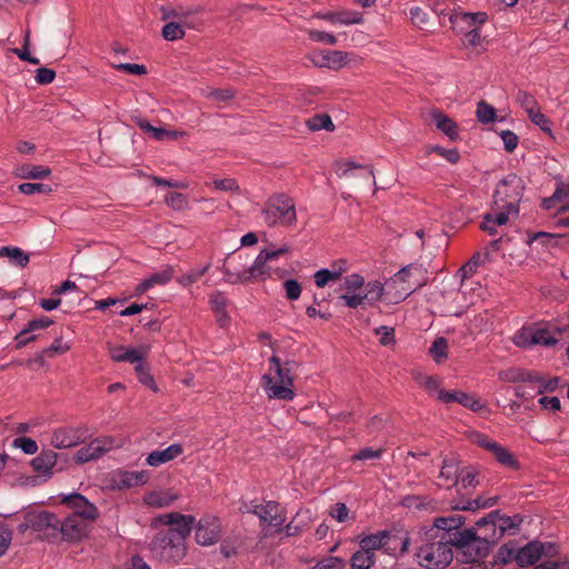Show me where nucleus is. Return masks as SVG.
<instances>
[{
  "instance_id": "5701e85b",
  "label": "nucleus",
  "mask_w": 569,
  "mask_h": 569,
  "mask_svg": "<svg viewBox=\"0 0 569 569\" xmlns=\"http://www.w3.org/2000/svg\"><path fill=\"white\" fill-rule=\"evenodd\" d=\"M52 323L53 321L46 316H41L38 319L29 321L28 326L16 336L17 347L22 348L27 346L29 342L36 340L37 336L33 335V332L37 330L44 329Z\"/></svg>"
},
{
  "instance_id": "20e7f679",
  "label": "nucleus",
  "mask_w": 569,
  "mask_h": 569,
  "mask_svg": "<svg viewBox=\"0 0 569 569\" xmlns=\"http://www.w3.org/2000/svg\"><path fill=\"white\" fill-rule=\"evenodd\" d=\"M262 217L269 227L291 226L297 220L295 201L283 193L271 196L263 206Z\"/></svg>"
},
{
  "instance_id": "f3484780",
  "label": "nucleus",
  "mask_w": 569,
  "mask_h": 569,
  "mask_svg": "<svg viewBox=\"0 0 569 569\" xmlns=\"http://www.w3.org/2000/svg\"><path fill=\"white\" fill-rule=\"evenodd\" d=\"M260 525H268L274 528V532L282 531V526L286 521V512L277 501H266L258 516Z\"/></svg>"
},
{
  "instance_id": "5fc2aeb1",
  "label": "nucleus",
  "mask_w": 569,
  "mask_h": 569,
  "mask_svg": "<svg viewBox=\"0 0 569 569\" xmlns=\"http://www.w3.org/2000/svg\"><path fill=\"white\" fill-rule=\"evenodd\" d=\"M495 503H496V498H489V499H486V500H483L481 498H478V499H475V500H469V501H467L462 506H457L456 509L477 510V509H480V508L491 507Z\"/></svg>"
},
{
  "instance_id": "9b49d317",
  "label": "nucleus",
  "mask_w": 569,
  "mask_h": 569,
  "mask_svg": "<svg viewBox=\"0 0 569 569\" xmlns=\"http://www.w3.org/2000/svg\"><path fill=\"white\" fill-rule=\"evenodd\" d=\"M196 528V541L201 546H212L221 538V521L213 515L202 516Z\"/></svg>"
},
{
  "instance_id": "9d476101",
  "label": "nucleus",
  "mask_w": 569,
  "mask_h": 569,
  "mask_svg": "<svg viewBox=\"0 0 569 569\" xmlns=\"http://www.w3.org/2000/svg\"><path fill=\"white\" fill-rule=\"evenodd\" d=\"M287 252L288 247L286 246L274 250H261L260 253L257 256L253 264L243 272H241L240 274H238V280L242 282H248L264 276L269 271L267 262L276 260L279 257L286 254Z\"/></svg>"
},
{
  "instance_id": "37998d69",
  "label": "nucleus",
  "mask_w": 569,
  "mask_h": 569,
  "mask_svg": "<svg viewBox=\"0 0 569 569\" xmlns=\"http://www.w3.org/2000/svg\"><path fill=\"white\" fill-rule=\"evenodd\" d=\"M149 475L147 471H128L122 477V483L127 487H134L147 483Z\"/></svg>"
},
{
  "instance_id": "f03ea898",
  "label": "nucleus",
  "mask_w": 569,
  "mask_h": 569,
  "mask_svg": "<svg viewBox=\"0 0 569 569\" xmlns=\"http://www.w3.org/2000/svg\"><path fill=\"white\" fill-rule=\"evenodd\" d=\"M269 370L273 371L276 377L270 373L262 376V388L270 399L290 401L295 398L293 380L297 376L299 365L296 361H286L281 363L277 356L269 359Z\"/></svg>"
},
{
  "instance_id": "6e6552de",
  "label": "nucleus",
  "mask_w": 569,
  "mask_h": 569,
  "mask_svg": "<svg viewBox=\"0 0 569 569\" xmlns=\"http://www.w3.org/2000/svg\"><path fill=\"white\" fill-rule=\"evenodd\" d=\"M60 519L52 512H29L26 516V527L32 529L43 539H58Z\"/></svg>"
},
{
  "instance_id": "393cba45",
  "label": "nucleus",
  "mask_w": 569,
  "mask_h": 569,
  "mask_svg": "<svg viewBox=\"0 0 569 569\" xmlns=\"http://www.w3.org/2000/svg\"><path fill=\"white\" fill-rule=\"evenodd\" d=\"M182 452H183V448L180 443H172L169 447H167L166 449H161V450L158 449V450L151 451L147 456L146 462L148 466L159 467L163 463L174 460L180 455H182Z\"/></svg>"
},
{
  "instance_id": "39448f33",
  "label": "nucleus",
  "mask_w": 569,
  "mask_h": 569,
  "mask_svg": "<svg viewBox=\"0 0 569 569\" xmlns=\"http://www.w3.org/2000/svg\"><path fill=\"white\" fill-rule=\"evenodd\" d=\"M523 190L522 179L515 173L508 174L495 190L493 198L497 209H508L515 217L518 216Z\"/></svg>"
},
{
  "instance_id": "423d86ee",
  "label": "nucleus",
  "mask_w": 569,
  "mask_h": 569,
  "mask_svg": "<svg viewBox=\"0 0 569 569\" xmlns=\"http://www.w3.org/2000/svg\"><path fill=\"white\" fill-rule=\"evenodd\" d=\"M170 531H159L151 541L150 549L154 558L164 562H178L186 555L184 542L171 537Z\"/></svg>"
},
{
  "instance_id": "09e8293b",
  "label": "nucleus",
  "mask_w": 569,
  "mask_h": 569,
  "mask_svg": "<svg viewBox=\"0 0 569 569\" xmlns=\"http://www.w3.org/2000/svg\"><path fill=\"white\" fill-rule=\"evenodd\" d=\"M516 99H517V102L526 111L527 114L532 113V111H535L536 109L539 108L536 99L526 91H519L517 93Z\"/></svg>"
},
{
  "instance_id": "c03bdc74",
  "label": "nucleus",
  "mask_w": 569,
  "mask_h": 569,
  "mask_svg": "<svg viewBox=\"0 0 569 569\" xmlns=\"http://www.w3.org/2000/svg\"><path fill=\"white\" fill-rule=\"evenodd\" d=\"M478 473L471 467L461 468L459 473V483L462 489L473 488L478 485Z\"/></svg>"
},
{
  "instance_id": "4be33fe9",
  "label": "nucleus",
  "mask_w": 569,
  "mask_h": 569,
  "mask_svg": "<svg viewBox=\"0 0 569 569\" xmlns=\"http://www.w3.org/2000/svg\"><path fill=\"white\" fill-rule=\"evenodd\" d=\"M319 19L326 20L332 24H360L362 23V14L352 10L328 11L317 13Z\"/></svg>"
},
{
  "instance_id": "680f3d73",
  "label": "nucleus",
  "mask_w": 569,
  "mask_h": 569,
  "mask_svg": "<svg viewBox=\"0 0 569 569\" xmlns=\"http://www.w3.org/2000/svg\"><path fill=\"white\" fill-rule=\"evenodd\" d=\"M206 97L214 102H226L233 98V91L231 89H211L208 91Z\"/></svg>"
},
{
  "instance_id": "bb28decb",
  "label": "nucleus",
  "mask_w": 569,
  "mask_h": 569,
  "mask_svg": "<svg viewBox=\"0 0 569 569\" xmlns=\"http://www.w3.org/2000/svg\"><path fill=\"white\" fill-rule=\"evenodd\" d=\"M543 553V546L538 541H531L522 548L517 547V563L528 567L538 561Z\"/></svg>"
},
{
  "instance_id": "ea45409f",
  "label": "nucleus",
  "mask_w": 569,
  "mask_h": 569,
  "mask_svg": "<svg viewBox=\"0 0 569 569\" xmlns=\"http://www.w3.org/2000/svg\"><path fill=\"white\" fill-rule=\"evenodd\" d=\"M496 558L501 563L517 562V545L511 541L505 543L499 548Z\"/></svg>"
},
{
  "instance_id": "0e129e2a",
  "label": "nucleus",
  "mask_w": 569,
  "mask_h": 569,
  "mask_svg": "<svg viewBox=\"0 0 569 569\" xmlns=\"http://www.w3.org/2000/svg\"><path fill=\"white\" fill-rule=\"evenodd\" d=\"M12 531L4 523H0V557L6 553L11 541H12Z\"/></svg>"
},
{
  "instance_id": "6e6d98bb",
  "label": "nucleus",
  "mask_w": 569,
  "mask_h": 569,
  "mask_svg": "<svg viewBox=\"0 0 569 569\" xmlns=\"http://www.w3.org/2000/svg\"><path fill=\"white\" fill-rule=\"evenodd\" d=\"M283 288L286 290V297L288 300L295 301L299 299L301 295V284L295 279H288L283 282Z\"/></svg>"
},
{
  "instance_id": "a19ab883",
  "label": "nucleus",
  "mask_w": 569,
  "mask_h": 569,
  "mask_svg": "<svg viewBox=\"0 0 569 569\" xmlns=\"http://www.w3.org/2000/svg\"><path fill=\"white\" fill-rule=\"evenodd\" d=\"M143 501L149 507L163 508L171 503V499L163 492L151 491L143 497Z\"/></svg>"
},
{
  "instance_id": "4468645a",
  "label": "nucleus",
  "mask_w": 569,
  "mask_h": 569,
  "mask_svg": "<svg viewBox=\"0 0 569 569\" xmlns=\"http://www.w3.org/2000/svg\"><path fill=\"white\" fill-rule=\"evenodd\" d=\"M61 501L71 509L70 516H78L87 522L93 521L98 517L96 506L80 493L66 496Z\"/></svg>"
},
{
  "instance_id": "de8ad7c7",
  "label": "nucleus",
  "mask_w": 569,
  "mask_h": 569,
  "mask_svg": "<svg viewBox=\"0 0 569 569\" xmlns=\"http://www.w3.org/2000/svg\"><path fill=\"white\" fill-rule=\"evenodd\" d=\"M496 109L487 103L486 101H480L477 107V118L482 123H489L495 120Z\"/></svg>"
},
{
  "instance_id": "f8f14e48",
  "label": "nucleus",
  "mask_w": 569,
  "mask_h": 569,
  "mask_svg": "<svg viewBox=\"0 0 569 569\" xmlns=\"http://www.w3.org/2000/svg\"><path fill=\"white\" fill-rule=\"evenodd\" d=\"M161 523L169 526L170 528L163 529L162 531H170L173 533L171 537L180 538L181 542L189 536L192 528L196 525V518L189 515H182L180 512H170L159 517Z\"/></svg>"
},
{
  "instance_id": "58836bf2",
  "label": "nucleus",
  "mask_w": 569,
  "mask_h": 569,
  "mask_svg": "<svg viewBox=\"0 0 569 569\" xmlns=\"http://www.w3.org/2000/svg\"><path fill=\"white\" fill-rule=\"evenodd\" d=\"M447 349H448V342L446 340V338L443 337H438L435 339V341L432 342L430 349H429V352L432 357V359L437 362V363H441L443 362L448 355H447Z\"/></svg>"
},
{
  "instance_id": "0eeeda50",
  "label": "nucleus",
  "mask_w": 569,
  "mask_h": 569,
  "mask_svg": "<svg viewBox=\"0 0 569 569\" xmlns=\"http://www.w3.org/2000/svg\"><path fill=\"white\" fill-rule=\"evenodd\" d=\"M520 522L521 520L518 518L500 516L497 511H492L487 517L478 520L476 526L479 530L483 529L486 532V539L491 540L492 543H495L506 532L515 533Z\"/></svg>"
},
{
  "instance_id": "c85d7f7f",
  "label": "nucleus",
  "mask_w": 569,
  "mask_h": 569,
  "mask_svg": "<svg viewBox=\"0 0 569 569\" xmlns=\"http://www.w3.org/2000/svg\"><path fill=\"white\" fill-rule=\"evenodd\" d=\"M421 273V270L419 267H416V266H407L405 268H402L401 270H399L392 278V282L393 283H406L408 282V287L407 288H403L405 293H401L399 296V299H405L409 293L413 292L417 288H420L423 283L422 282H416V283H410L409 282V279L411 278V276L413 273Z\"/></svg>"
},
{
  "instance_id": "e433bc0d",
  "label": "nucleus",
  "mask_w": 569,
  "mask_h": 569,
  "mask_svg": "<svg viewBox=\"0 0 569 569\" xmlns=\"http://www.w3.org/2000/svg\"><path fill=\"white\" fill-rule=\"evenodd\" d=\"M375 562V553L360 548L351 557V569H369Z\"/></svg>"
},
{
  "instance_id": "412c9836",
  "label": "nucleus",
  "mask_w": 569,
  "mask_h": 569,
  "mask_svg": "<svg viewBox=\"0 0 569 569\" xmlns=\"http://www.w3.org/2000/svg\"><path fill=\"white\" fill-rule=\"evenodd\" d=\"M459 460L453 457H446L442 460L439 479L441 480V486L445 488H451L459 483V473H460Z\"/></svg>"
},
{
  "instance_id": "338daca9",
  "label": "nucleus",
  "mask_w": 569,
  "mask_h": 569,
  "mask_svg": "<svg viewBox=\"0 0 569 569\" xmlns=\"http://www.w3.org/2000/svg\"><path fill=\"white\" fill-rule=\"evenodd\" d=\"M210 306L216 315H219L226 309L227 299L222 292L217 291L210 297Z\"/></svg>"
},
{
  "instance_id": "8fccbe9b",
  "label": "nucleus",
  "mask_w": 569,
  "mask_h": 569,
  "mask_svg": "<svg viewBox=\"0 0 569 569\" xmlns=\"http://www.w3.org/2000/svg\"><path fill=\"white\" fill-rule=\"evenodd\" d=\"M18 189L24 194L48 193L51 191V187L49 184L38 182H24L19 184Z\"/></svg>"
},
{
  "instance_id": "72a5a7b5",
  "label": "nucleus",
  "mask_w": 569,
  "mask_h": 569,
  "mask_svg": "<svg viewBox=\"0 0 569 569\" xmlns=\"http://www.w3.org/2000/svg\"><path fill=\"white\" fill-rule=\"evenodd\" d=\"M171 278H172L171 269H166V270L156 272V273L151 274L149 278H147L146 280H143L139 284L138 289H139V291L144 292L148 289L154 287L156 284H166L167 282H169L171 280Z\"/></svg>"
},
{
  "instance_id": "1a4fd4ad",
  "label": "nucleus",
  "mask_w": 569,
  "mask_h": 569,
  "mask_svg": "<svg viewBox=\"0 0 569 569\" xmlns=\"http://www.w3.org/2000/svg\"><path fill=\"white\" fill-rule=\"evenodd\" d=\"M87 430L82 426H62L50 431V445L56 449H67L82 443Z\"/></svg>"
},
{
  "instance_id": "c9c22d12",
  "label": "nucleus",
  "mask_w": 569,
  "mask_h": 569,
  "mask_svg": "<svg viewBox=\"0 0 569 569\" xmlns=\"http://www.w3.org/2000/svg\"><path fill=\"white\" fill-rule=\"evenodd\" d=\"M308 128L311 131H318L321 129H325L327 131H333L335 124L331 120V118L326 113H318L312 116L306 121Z\"/></svg>"
},
{
  "instance_id": "2eb2a0df",
  "label": "nucleus",
  "mask_w": 569,
  "mask_h": 569,
  "mask_svg": "<svg viewBox=\"0 0 569 569\" xmlns=\"http://www.w3.org/2000/svg\"><path fill=\"white\" fill-rule=\"evenodd\" d=\"M88 523L89 522L78 516L69 515L63 521L60 520L58 538L66 541H79L86 536Z\"/></svg>"
},
{
  "instance_id": "4d7b16f0",
  "label": "nucleus",
  "mask_w": 569,
  "mask_h": 569,
  "mask_svg": "<svg viewBox=\"0 0 569 569\" xmlns=\"http://www.w3.org/2000/svg\"><path fill=\"white\" fill-rule=\"evenodd\" d=\"M458 403L462 405L466 408H469L473 411H480L485 406L481 401L476 398L473 395L460 392Z\"/></svg>"
},
{
  "instance_id": "e2e57ef3",
  "label": "nucleus",
  "mask_w": 569,
  "mask_h": 569,
  "mask_svg": "<svg viewBox=\"0 0 569 569\" xmlns=\"http://www.w3.org/2000/svg\"><path fill=\"white\" fill-rule=\"evenodd\" d=\"M299 517L300 512H298L288 525L282 526V531H286L287 537L298 536L303 531L305 523L299 521Z\"/></svg>"
},
{
  "instance_id": "cd10ccee",
  "label": "nucleus",
  "mask_w": 569,
  "mask_h": 569,
  "mask_svg": "<svg viewBox=\"0 0 569 569\" xmlns=\"http://www.w3.org/2000/svg\"><path fill=\"white\" fill-rule=\"evenodd\" d=\"M560 331L555 326L548 327H533V336L531 337V343L533 346L552 347L558 343Z\"/></svg>"
},
{
  "instance_id": "6ab92c4d",
  "label": "nucleus",
  "mask_w": 569,
  "mask_h": 569,
  "mask_svg": "<svg viewBox=\"0 0 569 569\" xmlns=\"http://www.w3.org/2000/svg\"><path fill=\"white\" fill-rule=\"evenodd\" d=\"M335 168L339 178H355L359 176L376 184L373 169L370 166H361L353 161H337Z\"/></svg>"
},
{
  "instance_id": "13d9d810",
  "label": "nucleus",
  "mask_w": 569,
  "mask_h": 569,
  "mask_svg": "<svg viewBox=\"0 0 569 569\" xmlns=\"http://www.w3.org/2000/svg\"><path fill=\"white\" fill-rule=\"evenodd\" d=\"M488 254H481L477 252L471 257V259L461 268V271L463 273V277L470 276L475 273L478 269V267L483 262L485 258Z\"/></svg>"
},
{
  "instance_id": "774afa93",
  "label": "nucleus",
  "mask_w": 569,
  "mask_h": 569,
  "mask_svg": "<svg viewBox=\"0 0 569 569\" xmlns=\"http://www.w3.org/2000/svg\"><path fill=\"white\" fill-rule=\"evenodd\" d=\"M342 566V559L338 557H327L318 561L311 569H339Z\"/></svg>"
},
{
  "instance_id": "7ed1b4c3",
  "label": "nucleus",
  "mask_w": 569,
  "mask_h": 569,
  "mask_svg": "<svg viewBox=\"0 0 569 569\" xmlns=\"http://www.w3.org/2000/svg\"><path fill=\"white\" fill-rule=\"evenodd\" d=\"M490 545H492V541L486 539V532L478 537L471 529H457L455 557L463 563L480 561L488 555Z\"/></svg>"
},
{
  "instance_id": "f704fd0d",
  "label": "nucleus",
  "mask_w": 569,
  "mask_h": 569,
  "mask_svg": "<svg viewBox=\"0 0 569 569\" xmlns=\"http://www.w3.org/2000/svg\"><path fill=\"white\" fill-rule=\"evenodd\" d=\"M0 257H7L18 267H26L29 263V256L18 247H2Z\"/></svg>"
},
{
  "instance_id": "864d4df0",
  "label": "nucleus",
  "mask_w": 569,
  "mask_h": 569,
  "mask_svg": "<svg viewBox=\"0 0 569 569\" xmlns=\"http://www.w3.org/2000/svg\"><path fill=\"white\" fill-rule=\"evenodd\" d=\"M12 445L16 448H20L27 455H34L38 451V445L31 438H17L13 440Z\"/></svg>"
},
{
  "instance_id": "a211bd4d",
  "label": "nucleus",
  "mask_w": 569,
  "mask_h": 569,
  "mask_svg": "<svg viewBox=\"0 0 569 569\" xmlns=\"http://www.w3.org/2000/svg\"><path fill=\"white\" fill-rule=\"evenodd\" d=\"M113 447V440L111 438H97L89 445L79 449L74 456V460L78 463H84L90 460L97 459L104 452L109 451Z\"/></svg>"
},
{
  "instance_id": "052dcab7",
  "label": "nucleus",
  "mask_w": 569,
  "mask_h": 569,
  "mask_svg": "<svg viewBox=\"0 0 569 569\" xmlns=\"http://www.w3.org/2000/svg\"><path fill=\"white\" fill-rule=\"evenodd\" d=\"M409 17L410 21L417 27L426 24L429 20V14L422 8L417 6L409 9Z\"/></svg>"
},
{
  "instance_id": "69168bd1",
  "label": "nucleus",
  "mask_w": 569,
  "mask_h": 569,
  "mask_svg": "<svg viewBox=\"0 0 569 569\" xmlns=\"http://www.w3.org/2000/svg\"><path fill=\"white\" fill-rule=\"evenodd\" d=\"M164 201L168 206L177 210L183 209L187 203L183 194L179 192H168L164 197Z\"/></svg>"
},
{
  "instance_id": "49530a36",
  "label": "nucleus",
  "mask_w": 569,
  "mask_h": 569,
  "mask_svg": "<svg viewBox=\"0 0 569 569\" xmlns=\"http://www.w3.org/2000/svg\"><path fill=\"white\" fill-rule=\"evenodd\" d=\"M533 336V327H523L518 330L513 336V342L516 346L520 348H530L533 346L531 343V337Z\"/></svg>"
},
{
  "instance_id": "f257e3e1",
  "label": "nucleus",
  "mask_w": 569,
  "mask_h": 569,
  "mask_svg": "<svg viewBox=\"0 0 569 569\" xmlns=\"http://www.w3.org/2000/svg\"><path fill=\"white\" fill-rule=\"evenodd\" d=\"M465 523L460 515L438 517L433 525L425 531L422 545L416 553L418 562L427 569H443L455 558V540L457 529Z\"/></svg>"
},
{
  "instance_id": "bf43d9fd",
  "label": "nucleus",
  "mask_w": 569,
  "mask_h": 569,
  "mask_svg": "<svg viewBox=\"0 0 569 569\" xmlns=\"http://www.w3.org/2000/svg\"><path fill=\"white\" fill-rule=\"evenodd\" d=\"M308 36L312 41H316V42H323V43L331 44V46L337 43L336 36L332 33L325 32V31L310 29V30H308Z\"/></svg>"
},
{
  "instance_id": "79ce46f5",
  "label": "nucleus",
  "mask_w": 569,
  "mask_h": 569,
  "mask_svg": "<svg viewBox=\"0 0 569 569\" xmlns=\"http://www.w3.org/2000/svg\"><path fill=\"white\" fill-rule=\"evenodd\" d=\"M139 128L144 131L146 133H149L156 140H163L166 137H174L176 133L172 131H168L163 128H157L150 124L146 120H140L138 122Z\"/></svg>"
},
{
  "instance_id": "473e14b6",
  "label": "nucleus",
  "mask_w": 569,
  "mask_h": 569,
  "mask_svg": "<svg viewBox=\"0 0 569 569\" xmlns=\"http://www.w3.org/2000/svg\"><path fill=\"white\" fill-rule=\"evenodd\" d=\"M490 453L500 465L510 469L519 468V462L516 457L507 448L502 447L498 442H496V445H491Z\"/></svg>"
},
{
  "instance_id": "dca6fc26",
  "label": "nucleus",
  "mask_w": 569,
  "mask_h": 569,
  "mask_svg": "<svg viewBox=\"0 0 569 569\" xmlns=\"http://www.w3.org/2000/svg\"><path fill=\"white\" fill-rule=\"evenodd\" d=\"M58 453L51 449L42 450L36 458L31 460V467L38 477L48 480L61 468H57Z\"/></svg>"
},
{
  "instance_id": "a878e982",
  "label": "nucleus",
  "mask_w": 569,
  "mask_h": 569,
  "mask_svg": "<svg viewBox=\"0 0 569 569\" xmlns=\"http://www.w3.org/2000/svg\"><path fill=\"white\" fill-rule=\"evenodd\" d=\"M347 54L338 50H321L312 56V62L318 67L339 69L346 63Z\"/></svg>"
},
{
  "instance_id": "b1692460",
  "label": "nucleus",
  "mask_w": 569,
  "mask_h": 569,
  "mask_svg": "<svg viewBox=\"0 0 569 569\" xmlns=\"http://www.w3.org/2000/svg\"><path fill=\"white\" fill-rule=\"evenodd\" d=\"M52 323L53 321L46 316H41L38 319L29 321L28 326L16 336L17 347L22 348L27 346L29 342L36 340L37 336L33 335V332L37 330L44 329Z\"/></svg>"
},
{
  "instance_id": "2f4dec72",
  "label": "nucleus",
  "mask_w": 569,
  "mask_h": 569,
  "mask_svg": "<svg viewBox=\"0 0 569 569\" xmlns=\"http://www.w3.org/2000/svg\"><path fill=\"white\" fill-rule=\"evenodd\" d=\"M431 117H432L433 123L440 131H442L451 140L457 138V136H458L457 124L451 118H449L448 116H446L439 111L432 112Z\"/></svg>"
},
{
  "instance_id": "603ef678",
  "label": "nucleus",
  "mask_w": 569,
  "mask_h": 569,
  "mask_svg": "<svg viewBox=\"0 0 569 569\" xmlns=\"http://www.w3.org/2000/svg\"><path fill=\"white\" fill-rule=\"evenodd\" d=\"M210 268V264H206L202 268L191 269L180 278L182 286H189L197 282Z\"/></svg>"
},
{
  "instance_id": "ddd939ff",
  "label": "nucleus",
  "mask_w": 569,
  "mask_h": 569,
  "mask_svg": "<svg viewBox=\"0 0 569 569\" xmlns=\"http://www.w3.org/2000/svg\"><path fill=\"white\" fill-rule=\"evenodd\" d=\"M487 20L488 14L486 12L470 13L463 11H455L449 17L451 28L459 34L470 32L472 29L482 28Z\"/></svg>"
},
{
  "instance_id": "c756f323",
  "label": "nucleus",
  "mask_w": 569,
  "mask_h": 569,
  "mask_svg": "<svg viewBox=\"0 0 569 569\" xmlns=\"http://www.w3.org/2000/svg\"><path fill=\"white\" fill-rule=\"evenodd\" d=\"M390 539V531H378L377 533L363 537L360 540V548L368 551L369 553H373L375 550L383 548L389 542Z\"/></svg>"
},
{
  "instance_id": "7c9ffc66",
  "label": "nucleus",
  "mask_w": 569,
  "mask_h": 569,
  "mask_svg": "<svg viewBox=\"0 0 569 569\" xmlns=\"http://www.w3.org/2000/svg\"><path fill=\"white\" fill-rule=\"evenodd\" d=\"M51 170L44 166H34L24 163L16 169V176L21 179H43L50 174Z\"/></svg>"
},
{
  "instance_id": "a18cd8bd",
  "label": "nucleus",
  "mask_w": 569,
  "mask_h": 569,
  "mask_svg": "<svg viewBox=\"0 0 569 569\" xmlns=\"http://www.w3.org/2000/svg\"><path fill=\"white\" fill-rule=\"evenodd\" d=\"M184 31L179 22H168L162 28V37L168 41L183 38Z\"/></svg>"
},
{
  "instance_id": "3c124183",
  "label": "nucleus",
  "mask_w": 569,
  "mask_h": 569,
  "mask_svg": "<svg viewBox=\"0 0 569 569\" xmlns=\"http://www.w3.org/2000/svg\"><path fill=\"white\" fill-rule=\"evenodd\" d=\"M532 123L538 126L543 132L551 136V127L549 119L540 111V108L528 114Z\"/></svg>"
},
{
  "instance_id": "4c0bfd02",
  "label": "nucleus",
  "mask_w": 569,
  "mask_h": 569,
  "mask_svg": "<svg viewBox=\"0 0 569 569\" xmlns=\"http://www.w3.org/2000/svg\"><path fill=\"white\" fill-rule=\"evenodd\" d=\"M363 287V299H366V302L373 305L381 299L383 295V284L380 281H369Z\"/></svg>"
},
{
  "instance_id": "aec40b11",
  "label": "nucleus",
  "mask_w": 569,
  "mask_h": 569,
  "mask_svg": "<svg viewBox=\"0 0 569 569\" xmlns=\"http://www.w3.org/2000/svg\"><path fill=\"white\" fill-rule=\"evenodd\" d=\"M108 351L113 361L136 363L143 360L148 349L146 347L128 348L124 346L109 345Z\"/></svg>"
}]
</instances>
